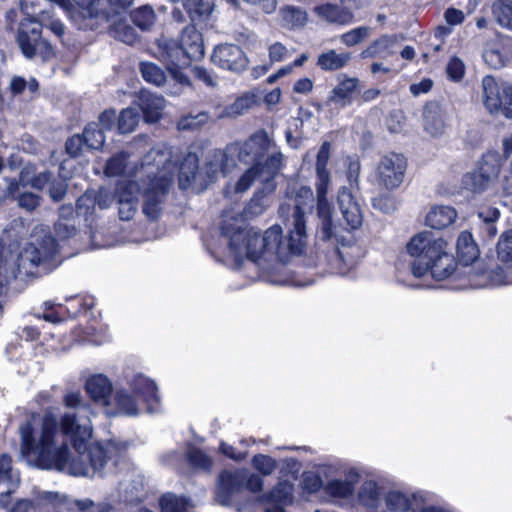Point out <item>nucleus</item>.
Returning <instances> with one entry per match:
<instances>
[{
  "label": "nucleus",
  "instance_id": "nucleus-1",
  "mask_svg": "<svg viewBox=\"0 0 512 512\" xmlns=\"http://www.w3.org/2000/svg\"><path fill=\"white\" fill-rule=\"evenodd\" d=\"M64 405L68 411L61 416L59 423L64 440L60 446L56 444L57 421L46 416L39 443L34 445V465L42 469L56 468L74 476H101L125 447H118L114 442L106 445L91 443V409L79 392L67 393Z\"/></svg>",
  "mask_w": 512,
  "mask_h": 512
},
{
  "label": "nucleus",
  "instance_id": "nucleus-2",
  "mask_svg": "<svg viewBox=\"0 0 512 512\" xmlns=\"http://www.w3.org/2000/svg\"><path fill=\"white\" fill-rule=\"evenodd\" d=\"M229 249L236 261L243 258L257 261L278 258L285 261L290 254L300 253L305 245V227L301 214L295 215L294 229L287 242L282 240V229L274 225L260 234L254 229H237L229 235Z\"/></svg>",
  "mask_w": 512,
  "mask_h": 512
},
{
  "label": "nucleus",
  "instance_id": "nucleus-3",
  "mask_svg": "<svg viewBox=\"0 0 512 512\" xmlns=\"http://www.w3.org/2000/svg\"><path fill=\"white\" fill-rule=\"evenodd\" d=\"M406 249L414 258L411 272L415 277L420 278L430 272L434 279L444 280L456 269V262L448 242L441 237H436L430 231H423L413 236Z\"/></svg>",
  "mask_w": 512,
  "mask_h": 512
},
{
  "label": "nucleus",
  "instance_id": "nucleus-4",
  "mask_svg": "<svg viewBox=\"0 0 512 512\" xmlns=\"http://www.w3.org/2000/svg\"><path fill=\"white\" fill-rule=\"evenodd\" d=\"M173 152L167 145L151 149L144 158L141 171L149 179L144 191L143 213L150 219H157L161 204L175 172Z\"/></svg>",
  "mask_w": 512,
  "mask_h": 512
},
{
  "label": "nucleus",
  "instance_id": "nucleus-5",
  "mask_svg": "<svg viewBox=\"0 0 512 512\" xmlns=\"http://www.w3.org/2000/svg\"><path fill=\"white\" fill-rule=\"evenodd\" d=\"M331 145L324 142L316 156V191H317V212L320 219L319 234L321 239L330 240L336 234V225L332 221V207L327 200V192L330 185V173L327 164L330 158Z\"/></svg>",
  "mask_w": 512,
  "mask_h": 512
},
{
  "label": "nucleus",
  "instance_id": "nucleus-6",
  "mask_svg": "<svg viewBox=\"0 0 512 512\" xmlns=\"http://www.w3.org/2000/svg\"><path fill=\"white\" fill-rule=\"evenodd\" d=\"M320 474L326 479L324 489L332 497L347 499L355 491L361 475L354 467L340 465H324Z\"/></svg>",
  "mask_w": 512,
  "mask_h": 512
},
{
  "label": "nucleus",
  "instance_id": "nucleus-7",
  "mask_svg": "<svg viewBox=\"0 0 512 512\" xmlns=\"http://www.w3.org/2000/svg\"><path fill=\"white\" fill-rule=\"evenodd\" d=\"M482 102L491 115L512 117V87L492 76L482 79Z\"/></svg>",
  "mask_w": 512,
  "mask_h": 512
},
{
  "label": "nucleus",
  "instance_id": "nucleus-8",
  "mask_svg": "<svg viewBox=\"0 0 512 512\" xmlns=\"http://www.w3.org/2000/svg\"><path fill=\"white\" fill-rule=\"evenodd\" d=\"M405 170L406 159L403 155L397 153L384 155L375 168V181L383 189H396L404 180Z\"/></svg>",
  "mask_w": 512,
  "mask_h": 512
},
{
  "label": "nucleus",
  "instance_id": "nucleus-9",
  "mask_svg": "<svg viewBox=\"0 0 512 512\" xmlns=\"http://www.w3.org/2000/svg\"><path fill=\"white\" fill-rule=\"evenodd\" d=\"M275 147V142L265 131L261 130L253 134L239 148H233L236 149L241 162L259 167L265 155Z\"/></svg>",
  "mask_w": 512,
  "mask_h": 512
},
{
  "label": "nucleus",
  "instance_id": "nucleus-10",
  "mask_svg": "<svg viewBox=\"0 0 512 512\" xmlns=\"http://www.w3.org/2000/svg\"><path fill=\"white\" fill-rule=\"evenodd\" d=\"M92 505L88 499L71 502L58 494L43 492L34 499V512H90Z\"/></svg>",
  "mask_w": 512,
  "mask_h": 512
},
{
  "label": "nucleus",
  "instance_id": "nucleus-11",
  "mask_svg": "<svg viewBox=\"0 0 512 512\" xmlns=\"http://www.w3.org/2000/svg\"><path fill=\"white\" fill-rule=\"evenodd\" d=\"M211 59L220 68L236 73L244 71L249 64L243 50L234 44H221L215 47Z\"/></svg>",
  "mask_w": 512,
  "mask_h": 512
},
{
  "label": "nucleus",
  "instance_id": "nucleus-12",
  "mask_svg": "<svg viewBox=\"0 0 512 512\" xmlns=\"http://www.w3.org/2000/svg\"><path fill=\"white\" fill-rule=\"evenodd\" d=\"M158 57L164 63H166L167 68L172 72L173 76L177 79V81L182 84H188V79L182 73H179L176 70H173L171 66H180V65H188L189 61L185 55L180 44H178L175 40L161 38L158 41Z\"/></svg>",
  "mask_w": 512,
  "mask_h": 512
},
{
  "label": "nucleus",
  "instance_id": "nucleus-13",
  "mask_svg": "<svg viewBox=\"0 0 512 512\" xmlns=\"http://www.w3.org/2000/svg\"><path fill=\"white\" fill-rule=\"evenodd\" d=\"M235 153L236 149L232 146L226 151L216 150L209 155L205 167L203 168V177L206 179V183H209L215 180L219 175H225L230 171L234 166L233 156Z\"/></svg>",
  "mask_w": 512,
  "mask_h": 512
},
{
  "label": "nucleus",
  "instance_id": "nucleus-14",
  "mask_svg": "<svg viewBox=\"0 0 512 512\" xmlns=\"http://www.w3.org/2000/svg\"><path fill=\"white\" fill-rule=\"evenodd\" d=\"M116 191L119 216L122 220H130L137 211L138 185L133 181L120 182Z\"/></svg>",
  "mask_w": 512,
  "mask_h": 512
},
{
  "label": "nucleus",
  "instance_id": "nucleus-15",
  "mask_svg": "<svg viewBox=\"0 0 512 512\" xmlns=\"http://www.w3.org/2000/svg\"><path fill=\"white\" fill-rule=\"evenodd\" d=\"M338 205L349 228L357 229L362 225L363 217L360 205L352 193L345 187L339 190Z\"/></svg>",
  "mask_w": 512,
  "mask_h": 512
},
{
  "label": "nucleus",
  "instance_id": "nucleus-16",
  "mask_svg": "<svg viewBox=\"0 0 512 512\" xmlns=\"http://www.w3.org/2000/svg\"><path fill=\"white\" fill-rule=\"evenodd\" d=\"M245 480L246 472L244 471L222 473L217 493V501L222 505H228L230 503L231 496L242 490Z\"/></svg>",
  "mask_w": 512,
  "mask_h": 512
},
{
  "label": "nucleus",
  "instance_id": "nucleus-17",
  "mask_svg": "<svg viewBox=\"0 0 512 512\" xmlns=\"http://www.w3.org/2000/svg\"><path fill=\"white\" fill-rule=\"evenodd\" d=\"M112 388L111 381L102 374L89 377L85 384L86 392L90 398L105 408L109 406Z\"/></svg>",
  "mask_w": 512,
  "mask_h": 512
},
{
  "label": "nucleus",
  "instance_id": "nucleus-18",
  "mask_svg": "<svg viewBox=\"0 0 512 512\" xmlns=\"http://www.w3.org/2000/svg\"><path fill=\"white\" fill-rule=\"evenodd\" d=\"M402 39V37L396 34L383 35L365 48L360 53V57L362 59L377 57L386 58L395 53V50L400 45Z\"/></svg>",
  "mask_w": 512,
  "mask_h": 512
},
{
  "label": "nucleus",
  "instance_id": "nucleus-19",
  "mask_svg": "<svg viewBox=\"0 0 512 512\" xmlns=\"http://www.w3.org/2000/svg\"><path fill=\"white\" fill-rule=\"evenodd\" d=\"M180 45L189 62L199 60L204 56L203 38L194 26H187L182 30Z\"/></svg>",
  "mask_w": 512,
  "mask_h": 512
},
{
  "label": "nucleus",
  "instance_id": "nucleus-20",
  "mask_svg": "<svg viewBox=\"0 0 512 512\" xmlns=\"http://www.w3.org/2000/svg\"><path fill=\"white\" fill-rule=\"evenodd\" d=\"M193 183L206 184L203 171L198 170V157L195 153H188L179 167V185L182 189L190 187Z\"/></svg>",
  "mask_w": 512,
  "mask_h": 512
},
{
  "label": "nucleus",
  "instance_id": "nucleus-21",
  "mask_svg": "<svg viewBox=\"0 0 512 512\" xmlns=\"http://www.w3.org/2000/svg\"><path fill=\"white\" fill-rule=\"evenodd\" d=\"M100 22L108 23L109 34L126 44H133L136 41L135 30L127 24L122 15H102Z\"/></svg>",
  "mask_w": 512,
  "mask_h": 512
},
{
  "label": "nucleus",
  "instance_id": "nucleus-22",
  "mask_svg": "<svg viewBox=\"0 0 512 512\" xmlns=\"http://www.w3.org/2000/svg\"><path fill=\"white\" fill-rule=\"evenodd\" d=\"M19 7L24 17L19 23L16 40L23 54L32 59V42L27 28L32 24V13L29 12V0H19Z\"/></svg>",
  "mask_w": 512,
  "mask_h": 512
},
{
  "label": "nucleus",
  "instance_id": "nucleus-23",
  "mask_svg": "<svg viewBox=\"0 0 512 512\" xmlns=\"http://www.w3.org/2000/svg\"><path fill=\"white\" fill-rule=\"evenodd\" d=\"M314 12L319 18L331 24L345 25L352 22L354 18L352 12L346 7L331 3L314 7Z\"/></svg>",
  "mask_w": 512,
  "mask_h": 512
},
{
  "label": "nucleus",
  "instance_id": "nucleus-24",
  "mask_svg": "<svg viewBox=\"0 0 512 512\" xmlns=\"http://www.w3.org/2000/svg\"><path fill=\"white\" fill-rule=\"evenodd\" d=\"M423 127L432 136H438L445 129V114L437 103H429L423 111Z\"/></svg>",
  "mask_w": 512,
  "mask_h": 512
},
{
  "label": "nucleus",
  "instance_id": "nucleus-25",
  "mask_svg": "<svg viewBox=\"0 0 512 512\" xmlns=\"http://www.w3.org/2000/svg\"><path fill=\"white\" fill-rule=\"evenodd\" d=\"M114 403L109 402L106 407L105 413L108 416H115L118 414L136 416L139 414L136 401L125 391L117 390L113 397Z\"/></svg>",
  "mask_w": 512,
  "mask_h": 512
},
{
  "label": "nucleus",
  "instance_id": "nucleus-26",
  "mask_svg": "<svg viewBox=\"0 0 512 512\" xmlns=\"http://www.w3.org/2000/svg\"><path fill=\"white\" fill-rule=\"evenodd\" d=\"M358 87V79L354 77L343 76L339 78V83L333 88L329 96V102L342 107L352 102L353 94Z\"/></svg>",
  "mask_w": 512,
  "mask_h": 512
},
{
  "label": "nucleus",
  "instance_id": "nucleus-27",
  "mask_svg": "<svg viewBox=\"0 0 512 512\" xmlns=\"http://www.w3.org/2000/svg\"><path fill=\"white\" fill-rule=\"evenodd\" d=\"M140 107L146 122H157L165 108V99L162 96L143 92L140 96Z\"/></svg>",
  "mask_w": 512,
  "mask_h": 512
},
{
  "label": "nucleus",
  "instance_id": "nucleus-28",
  "mask_svg": "<svg viewBox=\"0 0 512 512\" xmlns=\"http://www.w3.org/2000/svg\"><path fill=\"white\" fill-rule=\"evenodd\" d=\"M350 60V52H339L335 49H329L318 55L316 65L323 71L331 72L346 67Z\"/></svg>",
  "mask_w": 512,
  "mask_h": 512
},
{
  "label": "nucleus",
  "instance_id": "nucleus-29",
  "mask_svg": "<svg viewBox=\"0 0 512 512\" xmlns=\"http://www.w3.org/2000/svg\"><path fill=\"white\" fill-rule=\"evenodd\" d=\"M457 217V212L450 206H435L425 217L427 226L433 229H443L451 225Z\"/></svg>",
  "mask_w": 512,
  "mask_h": 512
},
{
  "label": "nucleus",
  "instance_id": "nucleus-30",
  "mask_svg": "<svg viewBox=\"0 0 512 512\" xmlns=\"http://www.w3.org/2000/svg\"><path fill=\"white\" fill-rule=\"evenodd\" d=\"M57 248L56 242L51 235H47L38 244V247L34 249V265L44 264L47 266L43 267V273L51 271L55 265H51L48 262L51 261L56 255Z\"/></svg>",
  "mask_w": 512,
  "mask_h": 512
},
{
  "label": "nucleus",
  "instance_id": "nucleus-31",
  "mask_svg": "<svg viewBox=\"0 0 512 512\" xmlns=\"http://www.w3.org/2000/svg\"><path fill=\"white\" fill-rule=\"evenodd\" d=\"M131 387L147 403L148 409L153 411L152 404L158 402L155 383L145 376L137 375L133 378Z\"/></svg>",
  "mask_w": 512,
  "mask_h": 512
},
{
  "label": "nucleus",
  "instance_id": "nucleus-32",
  "mask_svg": "<svg viewBox=\"0 0 512 512\" xmlns=\"http://www.w3.org/2000/svg\"><path fill=\"white\" fill-rule=\"evenodd\" d=\"M456 249L459 259L465 265L471 264L479 256L478 247L473 240L472 234L468 231L460 233L457 239Z\"/></svg>",
  "mask_w": 512,
  "mask_h": 512
},
{
  "label": "nucleus",
  "instance_id": "nucleus-33",
  "mask_svg": "<svg viewBox=\"0 0 512 512\" xmlns=\"http://www.w3.org/2000/svg\"><path fill=\"white\" fill-rule=\"evenodd\" d=\"M257 103L256 95L253 92H247L238 97L232 104L225 107L220 117H238L252 109Z\"/></svg>",
  "mask_w": 512,
  "mask_h": 512
},
{
  "label": "nucleus",
  "instance_id": "nucleus-34",
  "mask_svg": "<svg viewBox=\"0 0 512 512\" xmlns=\"http://www.w3.org/2000/svg\"><path fill=\"white\" fill-rule=\"evenodd\" d=\"M276 148L270 151V154L265 159L263 158L262 164L259 166L263 181H268L275 177L284 165V155L277 151Z\"/></svg>",
  "mask_w": 512,
  "mask_h": 512
},
{
  "label": "nucleus",
  "instance_id": "nucleus-35",
  "mask_svg": "<svg viewBox=\"0 0 512 512\" xmlns=\"http://www.w3.org/2000/svg\"><path fill=\"white\" fill-rule=\"evenodd\" d=\"M50 179V173L40 174L38 177L34 178V188L42 189L46 185L50 197L54 201H60L66 193L67 184L61 179L54 180L53 182H51Z\"/></svg>",
  "mask_w": 512,
  "mask_h": 512
},
{
  "label": "nucleus",
  "instance_id": "nucleus-36",
  "mask_svg": "<svg viewBox=\"0 0 512 512\" xmlns=\"http://www.w3.org/2000/svg\"><path fill=\"white\" fill-rule=\"evenodd\" d=\"M232 4L236 3V0H226ZM185 7L190 14L193 21L207 18L211 15L214 10V0H186Z\"/></svg>",
  "mask_w": 512,
  "mask_h": 512
},
{
  "label": "nucleus",
  "instance_id": "nucleus-37",
  "mask_svg": "<svg viewBox=\"0 0 512 512\" xmlns=\"http://www.w3.org/2000/svg\"><path fill=\"white\" fill-rule=\"evenodd\" d=\"M383 502L387 510L391 512H406L413 509V499L398 491L388 492L384 496Z\"/></svg>",
  "mask_w": 512,
  "mask_h": 512
},
{
  "label": "nucleus",
  "instance_id": "nucleus-38",
  "mask_svg": "<svg viewBox=\"0 0 512 512\" xmlns=\"http://www.w3.org/2000/svg\"><path fill=\"white\" fill-rule=\"evenodd\" d=\"M493 13L499 25L512 30V0H497Z\"/></svg>",
  "mask_w": 512,
  "mask_h": 512
},
{
  "label": "nucleus",
  "instance_id": "nucleus-39",
  "mask_svg": "<svg viewBox=\"0 0 512 512\" xmlns=\"http://www.w3.org/2000/svg\"><path fill=\"white\" fill-rule=\"evenodd\" d=\"M269 198L264 191H257L250 199L244 209L246 218H254L260 216L269 206Z\"/></svg>",
  "mask_w": 512,
  "mask_h": 512
},
{
  "label": "nucleus",
  "instance_id": "nucleus-40",
  "mask_svg": "<svg viewBox=\"0 0 512 512\" xmlns=\"http://www.w3.org/2000/svg\"><path fill=\"white\" fill-rule=\"evenodd\" d=\"M359 497L362 503L365 504L366 506L373 508L378 512H385L379 511V509L382 506V500L379 498L377 487L374 482H364L361 487Z\"/></svg>",
  "mask_w": 512,
  "mask_h": 512
},
{
  "label": "nucleus",
  "instance_id": "nucleus-41",
  "mask_svg": "<svg viewBox=\"0 0 512 512\" xmlns=\"http://www.w3.org/2000/svg\"><path fill=\"white\" fill-rule=\"evenodd\" d=\"M272 499L276 501L265 507V512H284L283 504L291 497V487L288 484H280L272 491Z\"/></svg>",
  "mask_w": 512,
  "mask_h": 512
},
{
  "label": "nucleus",
  "instance_id": "nucleus-42",
  "mask_svg": "<svg viewBox=\"0 0 512 512\" xmlns=\"http://www.w3.org/2000/svg\"><path fill=\"white\" fill-rule=\"evenodd\" d=\"M491 183L490 180L477 170L466 173L462 178V187L471 192H482L486 190Z\"/></svg>",
  "mask_w": 512,
  "mask_h": 512
},
{
  "label": "nucleus",
  "instance_id": "nucleus-43",
  "mask_svg": "<svg viewBox=\"0 0 512 512\" xmlns=\"http://www.w3.org/2000/svg\"><path fill=\"white\" fill-rule=\"evenodd\" d=\"M263 180V176L259 171V167L250 166L248 169L244 171V173L239 177L237 182L233 186V191L237 194L245 193L256 180Z\"/></svg>",
  "mask_w": 512,
  "mask_h": 512
},
{
  "label": "nucleus",
  "instance_id": "nucleus-44",
  "mask_svg": "<svg viewBox=\"0 0 512 512\" xmlns=\"http://www.w3.org/2000/svg\"><path fill=\"white\" fill-rule=\"evenodd\" d=\"M140 121V114L135 108H125L118 117V130L126 134L134 131Z\"/></svg>",
  "mask_w": 512,
  "mask_h": 512
},
{
  "label": "nucleus",
  "instance_id": "nucleus-45",
  "mask_svg": "<svg viewBox=\"0 0 512 512\" xmlns=\"http://www.w3.org/2000/svg\"><path fill=\"white\" fill-rule=\"evenodd\" d=\"M313 201V192L310 187L302 186L299 188V190L296 193V200H295V207L294 212L292 216V225L295 224V215L301 214L303 221H305V209L306 206H309L310 203ZM306 222H304V227Z\"/></svg>",
  "mask_w": 512,
  "mask_h": 512
},
{
  "label": "nucleus",
  "instance_id": "nucleus-46",
  "mask_svg": "<svg viewBox=\"0 0 512 512\" xmlns=\"http://www.w3.org/2000/svg\"><path fill=\"white\" fill-rule=\"evenodd\" d=\"M86 148L99 149L104 143V132L96 123L88 124L82 135Z\"/></svg>",
  "mask_w": 512,
  "mask_h": 512
},
{
  "label": "nucleus",
  "instance_id": "nucleus-47",
  "mask_svg": "<svg viewBox=\"0 0 512 512\" xmlns=\"http://www.w3.org/2000/svg\"><path fill=\"white\" fill-rule=\"evenodd\" d=\"M501 164L496 155L488 154L482 158L477 171L483 174L490 182H493L499 175Z\"/></svg>",
  "mask_w": 512,
  "mask_h": 512
},
{
  "label": "nucleus",
  "instance_id": "nucleus-48",
  "mask_svg": "<svg viewBox=\"0 0 512 512\" xmlns=\"http://www.w3.org/2000/svg\"><path fill=\"white\" fill-rule=\"evenodd\" d=\"M189 506L190 504L186 499L170 493L163 495L160 499L162 512H186Z\"/></svg>",
  "mask_w": 512,
  "mask_h": 512
},
{
  "label": "nucleus",
  "instance_id": "nucleus-49",
  "mask_svg": "<svg viewBox=\"0 0 512 512\" xmlns=\"http://www.w3.org/2000/svg\"><path fill=\"white\" fill-rule=\"evenodd\" d=\"M132 20L139 28L147 30L154 24V10L149 6H142L133 12Z\"/></svg>",
  "mask_w": 512,
  "mask_h": 512
},
{
  "label": "nucleus",
  "instance_id": "nucleus-50",
  "mask_svg": "<svg viewBox=\"0 0 512 512\" xmlns=\"http://www.w3.org/2000/svg\"><path fill=\"white\" fill-rule=\"evenodd\" d=\"M371 29L367 26L357 27L341 35L340 40L346 46H355L370 36Z\"/></svg>",
  "mask_w": 512,
  "mask_h": 512
},
{
  "label": "nucleus",
  "instance_id": "nucleus-51",
  "mask_svg": "<svg viewBox=\"0 0 512 512\" xmlns=\"http://www.w3.org/2000/svg\"><path fill=\"white\" fill-rule=\"evenodd\" d=\"M281 13L283 21L290 27H302L308 20L306 12L294 7H286Z\"/></svg>",
  "mask_w": 512,
  "mask_h": 512
},
{
  "label": "nucleus",
  "instance_id": "nucleus-52",
  "mask_svg": "<svg viewBox=\"0 0 512 512\" xmlns=\"http://www.w3.org/2000/svg\"><path fill=\"white\" fill-rule=\"evenodd\" d=\"M141 73L147 82L156 86L162 85L166 80L163 70L153 63H142Z\"/></svg>",
  "mask_w": 512,
  "mask_h": 512
},
{
  "label": "nucleus",
  "instance_id": "nucleus-53",
  "mask_svg": "<svg viewBox=\"0 0 512 512\" xmlns=\"http://www.w3.org/2000/svg\"><path fill=\"white\" fill-rule=\"evenodd\" d=\"M497 256L502 262H512V230L501 235L497 244Z\"/></svg>",
  "mask_w": 512,
  "mask_h": 512
},
{
  "label": "nucleus",
  "instance_id": "nucleus-54",
  "mask_svg": "<svg viewBox=\"0 0 512 512\" xmlns=\"http://www.w3.org/2000/svg\"><path fill=\"white\" fill-rule=\"evenodd\" d=\"M0 504L10 512H28L29 508L32 506V501L29 499H22L12 503L11 493L8 491L0 494Z\"/></svg>",
  "mask_w": 512,
  "mask_h": 512
},
{
  "label": "nucleus",
  "instance_id": "nucleus-55",
  "mask_svg": "<svg viewBox=\"0 0 512 512\" xmlns=\"http://www.w3.org/2000/svg\"><path fill=\"white\" fill-rule=\"evenodd\" d=\"M209 119L207 112H199L196 115L183 116L177 123L179 130H195L205 124Z\"/></svg>",
  "mask_w": 512,
  "mask_h": 512
},
{
  "label": "nucleus",
  "instance_id": "nucleus-56",
  "mask_svg": "<svg viewBox=\"0 0 512 512\" xmlns=\"http://www.w3.org/2000/svg\"><path fill=\"white\" fill-rule=\"evenodd\" d=\"M21 452L26 457L27 462L32 464L30 456L32 455V418L27 419L21 426Z\"/></svg>",
  "mask_w": 512,
  "mask_h": 512
},
{
  "label": "nucleus",
  "instance_id": "nucleus-57",
  "mask_svg": "<svg viewBox=\"0 0 512 512\" xmlns=\"http://www.w3.org/2000/svg\"><path fill=\"white\" fill-rule=\"evenodd\" d=\"M127 155L124 153L113 156L105 167V174L107 176H118L124 173L127 169Z\"/></svg>",
  "mask_w": 512,
  "mask_h": 512
},
{
  "label": "nucleus",
  "instance_id": "nucleus-58",
  "mask_svg": "<svg viewBox=\"0 0 512 512\" xmlns=\"http://www.w3.org/2000/svg\"><path fill=\"white\" fill-rule=\"evenodd\" d=\"M252 464L263 475L272 474L277 467V463L273 458L263 454L255 455L252 459Z\"/></svg>",
  "mask_w": 512,
  "mask_h": 512
},
{
  "label": "nucleus",
  "instance_id": "nucleus-59",
  "mask_svg": "<svg viewBox=\"0 0 512 512\" xmlns=\"http://www.w3.org/2000/svg\"><path fill=\"white\" fill-rule=\"evenodd\" d=\"M86 148V144L82 135L76 134L72 137L68 138L65 144L66 152L71 157H78L82 154L84 149Z\"/></svg>",
  "mask_w": 512,
  "mask_h": 512
},
{
  "label": "nucleus",
  "instance_id": "nucleus-60",
  "mask_svg": "<svg viewBox=\"0 0 512 512\" xmlns=\"http://www.w3.org/2000/svg\"><path fill=\"white\" fill-rule=\"evenodd\" d=\"M188 459L193 466L207 469L211 466V459L201 450L191 448L188 451Z\"/></svg>",
  "mask_w": 512,
  "mask_h": 512
},
{
  "label": "nucleus",
  "instance_id": "nucleus-61",
  "mask_svg": "<svg viewBox=\"0 0 512 512\" xmlns=\"http://www.w3.org/2000/svg\"><path fill=\"white\" fill-rule=\"evenodd\" d=\"M465 73V65L463 61L457 57H453L447 64V74L454 80L459 81Z\"/></svg>",
  "mask_w": 512,
  "mask_h": 512
},
{
  "label": "nucleus",
  "instance_id": "nucleus-62",
  "mask_svg": "<svg viewBox=\"0 0 512 512\" xmlns=\"http://www.w3.org/2000/svg\"><path fill=\"white\" fill-rule=\"evenodd\" d=\"M12 480V458L9 454L0 455V483H8Z\"/></svg>",
  "mask_w": 512,
  "mask_h": 512
},
{
  "label": "nucleus",
  "instance_id": "nucleus-63",
  "mask_svg": "<svg viewBox=\"0 0 512 512\" xmlns=\"http://www.w3.org/2000/svg\"><path fill=\"white\" fill-rule=\"evenodd\" d=\"M485 63L492 69H499L504 66V58L496 49H486L483 52Z\"/></svg>",
  "mask_w": 512,
  "mask_h": 512
},
{
  "label": "nucleus",
  "instance_id": "nucleus-64",
  "mask_svg": "<svg viewBox=\"0 0 512 512\" xmlns=\"http://www.w3.org/2000/svg\"><path fill=\"white\" fill-rule=\"evenodd\" d=\"M269 58L273 62H280L290 56V51L280 42H275L268 48Z\"/></svg>",
  "mask_w": 512,
  "mask_h": 512
}]
</instances>
